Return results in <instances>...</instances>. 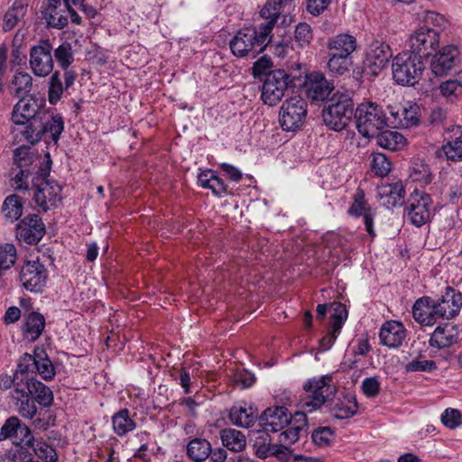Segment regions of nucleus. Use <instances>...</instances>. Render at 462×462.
<instances>
[{
    "label": "nucleus",
    "instance_id": "bf43d9fd",
    "mask_svg": "<svg viewBox=\"0 0 462 462\" xmlns=\"http://www.w3.org/2000/svg\"><path fill=\"white\" fill-rule=\"evenodd\" d=\"M294 39L300 47L309 45L313 39L310 25L306 23H300L295 28Z\"/></svg>",
    "mask_w": 462,
    "mask_h": 462
},
{
    "label": "nucleus",
    "instance_id": "8fccbe9b",
    "mask_svg": "<svg viewBox=\"0 0 462 462\" xmlns=\"http://www.w3.org/2000/svg\"><path fill=\"white\" fill-rule=\"evenodd\" d=\"M371 207L365 199V192L358 188L354 194V201L348 209V214L360 217L371 212Z\"/></svg>",
    "mask_w": 462,
    "mask_h": 462
},
{
    "label": "nucleus",
    "instance_id": "ea45409f",
    "mask_svg": "<svg viewBox=\"0 0 462 462\" xmlns=\"http://www.w3.org/2000/svg\"><path fill=\"white\" fill-rule=\"evenodd\" d=\"M220 439L224 447L233 452H240L246 446L245 436L235 429H225L220 432Z\"/></svg>",
    "mask_w": 462,
    "mask_h": 462
},
{
    "label": "nucleus",
    "instance_id": "2eb2a0df",
    "mask_svg": "<svg viewBox=\"0 0 462 462\" xmlns=\"http://www.w3.org/2000/svg\"><path fill=\"white\" fill-rule=\"evenodd\" d=\"M291 418V413L283 406L267 408L258 418V426L261 428L258 432H279L289 425Z\"/></svg>",
    "mask_w": 462,
    "mask_h": 462
},
{
    "label": "nucleus",
    "instance_id": "f257e3e1",
    "mask_svg": "<svg viewBox=\"0 0 462 462\" xmlns=\"http://www.w3.org/2000/svg\"><path fill=\"white\" fill-rule=\"evenodd\" d=\"M304 393L300 396L299 406L301 412L296 413L295 418H306V413H311L320 409L332 399L337 387L333 383V375L327 374L308 379L302 385Z\"/></svg>",
    "mask_w": 462,
    "mask_h": 462
},
{
    "label": "nucleus",
    "instance_id": "f3484780",
    "mask_svg": "<svg viewBox=\"0 0 462 462\" xmlns=\"http://www.w3.org/2000/svg\"><path fill=\"white\" fill-rule=\"evenodd\" d=\"M459 51L454 45H448L439 50L431 59L430 69L438 77L447 75L457 64Z\"/></svg>",
    "mask_w": 462,
    "mask_h": 462
},
{
    "label": "nucleus",
    "instance_id": "052dcab7",
    "mask_svg": "<svg viewBox=\"0 0 462 462\" xmlns=\"http://www.w3.org/2000/svg\"><path fill=\"white\" fill-rule=\"evenodd\" d=\"M334 432L329 427H319L313 430L311 438L319 447L328 446L333 439Z\"/></svg>",
    "mask_w": 462,
    "mask_h": 462
},
{
    "label": "nucleus",
    "instance_id": "c85d7f7f",
    "mask_svg": "<svg viewBox=\"0 0 462 462\" xmlns=\"http://www.w3.org/2000/svg\"><path fill=\"white\" fill-rule=\"evenodd\" d=\"M358 403L355 395L346 393L336 400L331 407V413L338 420L354 417L357 413Z\"/></svg>",
    "mask_w": 462,
    "mask_h": 462
},
{
    "label": "nucleus",
    "instance_id": "58836bf2",
    "mask_svg": "<svg viewBox=\"0 0 462 462\" xmlns=\"http://www.w3.org/2000/svg\"><path fill=\"white\" fill-rule=\"evenodd\" d=\"M377 192L381 199H388V200L383 203L387 208L401 204V200L404 197V189L400 182L382 184L378 187Z\"/></svg>",
    "mask_w": 462,
    "mask_h": 462
},
{
    "label": "nucleus",
    "instance_id": "ddd939ff",
    "mask_svg": "<svg viewBox=\"0 0 462 462\" xmlns=\"http://www.w3.org/2000/svg\"><path fill=\"white\" fill-rule=\"evenodd\" d=\"M411 51L416 55L423 57L430 56L439 45V32L428 25L418 28L409 39Z\"/></svg>",
    "mask_w": 462,
    "mask_h": 462
},
{
    "label": "nucleus",
    "instance_id": "e2e57ef3",
    "mask_svg": "<svg viewBox=\"0 0 462 462\" xmlns=\"http://www.w3.org/2000/svg\"><path fill=\"white\" fill-rule=\"evenodd\" d=\"M437 369V365L432 360L414 359L405 365L407 372H432Z\"/></svg>",
    "mask_w": 462,
    "mask_h": 462
},
{
    "label": "nucleus",
    "instance_id": "c03bdc74",
    "mask_svg": "<svg viewBox=\"0 0 462 462\" xmlns=\"http://www.w3.org/2000/svg\"><path fill=\"white\" fill-rule=\"evenodd\" d=\"M32 88V78L27 72H17L11 81V93L17 97H23Z\"/></svg>",
    "mask_w": 462,
    "mask_h": 462
},
{
    "label": "nucleus",
    "instance_id": "7ed1b4c3",
    "mask_svg": "<svg viewBox=\"0 0 462 462\" xmlns=\"http://www.w3.org/2000/svg\"><path fill=\"white\" fill-rule=\"evenodd\" d=\"M354 114V101L347 90H337L328 100L322 113L325 125L339 132L345 129Z\"/></svg>",
    "mask_w": 462,
    "mask_h": 462
},
{
    "label": "nucleus",
    "instance_id": "393cba45",
    "mask_svg": "<svg viewBox=\"0 0 462 462\" xmlns=\"http://www.w3.org/2000/svg\"><path fill=\"white\" fill-rule=\"evenodd\" d=\"M27 390L28 386L24 383H16L15 389L10 392V398L23 418L32 419L37 412V408L35 401L28 393Z\"/></svg>",
    "mask_w": 462,
    "mask_h": 462
},
{
    "label": "nucleus",
    "instance_id": "f03ea898",
    "mask_svg": "<svg viewBox=\"0 0 462 462\" xmlns=\"http://www.w3.org/2000/svg\"><path fill=\"white\" fill-rule=\"evenodd\" d=\"M45 158L44 164L39 167L32 180V199L42 212L57 208L62 199L61 186L56 180L49 179L51 165L50 154L47 153Z\"/></svg>",
    "mask_w": 462,
    "mask_h": 462
},
{
    "label": "nucleus",
    "instance_id": "c756f323",
    "mask_svg": "<svg viewBox=\"0 0 462 462\" xmlns=\"http://www.w3.org/2000/svg\"><path fill=\"white\" fill-rule=\"evenodd\" d=\"M458 340L457 331L453 326L437 327L431 334L429 344L439 349L448 347Z\"/></svg>",
    "mask_w": 462,
    "mask_h": 462
},
{
    "label": "nucleus",
    "instance_id": "4c0bfd02",
    "mask_svg": "<svg viewBox=\"0 0 462 462\" xmlns=\"http://www.w3.org/2000/svg\"><path fill=\"white\" fill-rule=\"evenodd\" d=\"M259 435L255 438L254 448L255 454L260 458H266L273 455L283 454V450L277 444H272V438L268 433L258 432Z\"/></svg>",
    "mask_w": 462,
    "mask_h": 462
},
{
    "label": "nucleus",
    "instance_id": "423d86ee",
    "mask_svg": "<svg viewBox=\"0 0 462 462\" xmlns=\"http://www.w3.org/2000/svg\"><path fill=\"white\" fill-rule=\"evenodd\" d=\"M299 80L284 69H274L265 74L262 86L261 98L265 105L275 106L286 95V92L294 88Z\"/></svg>",
    "mask_w": 462,
    "mask_h": 462
},
{
    "label": "nucleus",
    "instance_id": "a211bd4d",
    "mask_svg": "<svg viewBox=\"0 0 462 462\" xmlns=\"http://www.w3.org/2000/svg\"><path fill=\"white\" fill-rule=\"evenodd\" d=\"M304 85L307 97L313 101L325 100L334 89L333 83L329 82L321 72L307 75Z\"/></svg>",
    "mask_w": 462,
    "mask_h": 462
},
{
    "label": "nucleus",
    "instance_id": "5fc2aeb1",
    "mask_svg": "<svg viewBox=\"0 0 462 462\" xmlns=\"http://www.w3.org/2000/svg\"><path fill=\"white\" fill-rule=\"evenodd\" d=\"M302 432H304V425L288 426L287 429L279 435L278 441L282 450L284 452L286 446L294 444L300 439V436Z\"/></svg>",
    "mask_w": 462,
    "mask_h": 462
},
{
    "label": "nucleus",
    "instance_id": "37998d69",
    "mask_svg": "<svg viewBox=\"0 0 462 462\" xmlns=\"http://www.w3.org/2000/svg\"><path fill=\"white\" fill-rule=\"evenodd\" d=\"M23 209L22 199L16 194L7 196L2 205V212L9 223L18 220L23 215Z\"/></svg>",
    "mask_w": 462,
    "mask_h": 462
},
{
    "label": "nucleus",
    "instance_id": "c9c22d12",
    "mask_svg": "<svg viewBox=\"0 0 462 462\" xmlns=\"http://www.w3.org/2000/svg\"><path fill=\"white\" fill-rule=\"evenodd\" d=\"M48 80V102L55 106L62 98L63 94L72 86H68L66 80L62 82L63 74L60 70H55L51 74Z\"/></svg>",
    "mask_w": 462,
    "mask_h": 462
},
{
    "label": "nucleus",
    "instance_id": "338daca9",
    "mask_svg": "<svg viewBox=\"0 0 462 462\" xmlns=\"http://www.w3.org/2000/svg\"><path fill=\"white\" fill-rule=\"evenodd\" d=\"M15 439H19V444L17 446H23L26 448L30 445H33L35 442V439L33 438L29 427L22 424L20 420Z\"/></svg>",
    "mask_w": 462,
    "mask_h": 462
},
{
    "label": "nucleus",
    "instance_id": "0e129e2a",
    "mask_svg": "<svg viewBox=\"0 0 462 462\" xmlns=\"http://www.w3.org/2000/svg\"><path fill=\"white\" fill-rule=\"evenodd\" d=\"M381 383L376 377H366L363 380L361 389L368 398H374L378 395Z\"/></svg>",
    "mask_w": 462,
    "mask_h": 462
},
{
    "label": "nucleus",
    "instance_id": "603ef678",
    "mask_svg": "<svg viewBox=\"0 0 462 462\" xmlns=\"http://www.w3.org/2000/svg\"><path fill=\"white\" fill-rule=\"evenodd\" d=\"M32 454L28 450V448L23 446H15L14 448L7 450L3 455L2 462H32Z\"/></svg>",
    "mask_w": 462,
    "mask_h": 462
},
{
    "label": "nucleus",
    "instance_id": "1a4fd4ad",
    "mask_svg": "<svg viewBox=\"0 0 462 462\" xmlns=\"http://www.w3.org/2000/svg\"><path fill=\"white\" fill-rule=\"evenodd\" d=\"M48 270L39 260H30L22 265L18 280L21 286L32 293H42L48 281Z\"/></svg>",
    "mask_w": 462,
    "mask_h": 462
},
{
    "label": "nucleus",
    "instance_id": "20e7f679",
    "mask_svg": "<svg viewBox=\"0 0 462 462\" xmlns=\"http://www.w3.org/2000/svg\"><path fill=\"white\" fill-rule=\"evenodd\" d=\"M271 39L257 27L240 29L229 42L232 53L238 58H255L263 52Z\"/></svg>",
    "mask_w": 462,
    "mask_h": 462
},
{
    "label": "nucleus",
    "instance_id": "473e14b6",
    "mask_svg": "<svg viewBox=\"0 0 462 462\" xmlns=\"http://www.w3.org/2000/svg\"><path fill=\"white\" fill-rule=\"evenodd\" d=\"M211 453V443L204 438H194L186 446V454L193 462H204Z\"/></svg>",
    "mask_w": 462,
    "mask_h": 462
},
{
    "label": "nucleus",
    "instance_id": "49530a36",
    "mask_svg": "<svg viewBox=\"0 0 462 462\" xmlns=\"http://www.w3.org/2000/svg\"><path fill=\"white\" fill-rule=\"evenodd\" d=\"M352 65V56H346L339 53L329 52L328 68L331 73L337 76H343L349 72Z\"/></svg>",
    "mask_w": 462,
    "mask_h": 462
},
{
    "label": "nucleus",
    "instance_id": "5701e85b",
    "mask_svg": "<svg viewBox=\"0 0 462 462\" xmlns=\"http://www.w3.org/2000/svg\"><path fill=\"white\" fill-rule=\"evenodd\" d=\"M407 337V330L402 322L389 320L384 322L379 332L381 344L389 348L400 347Z\"/></svg>",
    "mask_w": 462,
    "mask_h": 462
},
{
    "label": "nucleus",
    "instance_id": "69168bd1",
    "mask_svg": "<svg viewBox=\"0 0 462 462\" xmlns=\"http://www.w3.org/2000/svg\"><path fill=\"white\" fill-rule=\"evenodd\" d=\"M19 426V419L17 417H11L5 420L0 430V441L8 438H15Z\"/></svg>",
    "mask_w": 462,
    "mask_h": 462
},
{
    "label": "nucleus",
    "instance_id": "dca6fc26",
    "mask_svg": "<svg viewBox=\"0 0 462 462\" xmlns=\"http://www.w3.org/2000/svg\"><path fill=\"white\" fill-rule=\"evenodd\" d=\"M392 51L388 44L379 41L373 42L366 50L365 68L373 76H377L387 67Z\"/></svg>",
    "mask_w": 462,
    "mask_h": 462
},
{
    "label": "nucleus",
    "instance_id": "0eeeda50",
    "mask_svg": "<svg viewBox=\"0 0 462 462\" xmlns=\"http://www.w3.org/2000/svg\"><path fill=\"white\" fill-rule=\"evenodd\" d=\"M356 128L360 134L373 138L387 126V116L382 106L373 102L358 105L355 111Z\"/></svg>",
    "mask_w": 462,
    "mask_h": 462
},
{
    "label": "nucleus",
    "instance_id": "09e8293b",
    "mask_svg": "<svg viewBox=\"0 0 462 462\" xmlns=\"http://www.w3.org/2000/svg\"><path fill=\"white\" fill-rule=\"evenodd\" d=\"M42 135L49 134L54 144H57L64 130V120L60 114L52 115L46 122L42 120Z\"/></svg>",
    "mask_w": 462,
    "mask_h": 462
},
{
    "label": "nucleus",
    "instance_id": "bb28decb",
    "mask_svg": "<svg viewBox=\"0 0 462 462\" xmlns=\"http://www.w3.org/2000/svg\"><path fill=\"white\" fill-rule=\"evenodd\" d=\"M447 143L442 146V151L448 161H462V126L453 125L449 129Z\"/></svg>",
    "mask_w": 462,
    "mask_h": 462
},
{
    "label": "nucleus",
    "instance_id": "9d476101",
    "mask_svg": "<svg viewBox=\"0 0 462 462\" xmlns=\"http://www.w3.org/2000/svg\"><path fill=\"white\" fill-rule=\"evenodd\" d=\"M52 51L53 46L48 39H42L30 48L29 66L34 76L45 78L54 72Z\"/></svg>",
    "mask_w": 462,
    "mask_h": 462
},
{
    "label": "nucleus",
    "instance_id": "864d4df0",
    "mask_svg": "<svg viewBox=\"0 0 462 462\" xmlns=\"http://www.w3.org/2000/svg\"><path fill=\"white\" fill-rule=\"evenodd\" d=\"M37 159L29 146L22 145L14 150V161L19 169H28Z\"/></svg>",
    "mask_w": 462,
    "mask_h": 462
},
{
    "label": "nucleus",
    "instance_id": "3c124183",
    "mask_svg": "<svg viewBox=\"0 0 462 462\" xmlns=\"http://www.w3.org/2000/svg\"><path fill=\"white\" fill-rule=\"evenodd\" d=\"M16 248L13 244L0 245V278L5 271L9 270L16 261Z\"/></svg>",
    "mask_w": 462,
    "mask_h": 462
},
{
    "label": "nucleus",
    "instance_id": "6e6552de",
    "mask_svg": "<svg viewBox=\"0 0 462 462\" xmlns=\"http://www.w3.org/2000/svg\"><path fill=\"white\" fill-rule=\"evenodd\" d=\"M432 205L433 201L430 194L415 189L405 203L404 211L407 219L417 227L422 226L432 217Z\"/></svg>",
    "mask_w": 462,
    "mask_h": 462
},
{
    "label": "nucleus",
    "instance_id": "774afa93",
    "mask_svg": "<svg viewBox=\"0 0 462 462\" xmlns=\"http://www.w3.org/2000/svg\"><path fill=\"white\" fill-rule=\"evenodd\" d=\"M234 382L237 386L245 389L251 387L254 383L255 376L248 371H240L235 374Z\"/></svg>",
    "mask_w": 462,
    "mask_h": 462
},
{
    "label": "nucleus",
    "instance_id": "cd10ccee",
    "mask_svg": "<svg viewBox=\"0 0 462 462\" xmlns=\"http://www.w3.org/2000/svg\"><path fill=\"white\" fill-rule=\"evenodd\" d=\"M257 418L256 411L246 403L234 405L229 411L230 420L237 427L250 428L255 423Z\"/></svg>",
    "mask_w": 462,
    "mask_h": 462
},
{
    "label": "nucleus",
    "instance_id": "b1692460",
    "mask_svg": "<svg viewBox=\"0 0 462 462\" xmlns=\"http://www.w3.org/2000/svg\"><path fill=\"white\" fill-rule=\"evenodd\" d=\"M389 114L387 127L410 128L419 123L417 107L412 106H410V107L391 106L389 107Z\"/></svg>",
    "mask_w": 462,
    "mask_h": 462
},
{
    "label": "nucleus",
    "instance_id": "a19ab883",
    "mask_svg": "<svg viewBox=\"0 0 462 462\" xmlns=\"http://www.w3.org/2000/svg\"><path fill=\"white\" fill-rule=\"evenodd\" d=\"M27 11V5L20 0H15L13 5L4 15L3 30L9 32L24 17Z\"/></svg>",
    "mask_w": 462,
    "mask_h": 462
},
{
    "label": "nucleus",
    "instance_id": "f704fd0d",
    "mask_svg": "<svg viewBox=\"0 0 462 462\" xmlns=\"http://www.w3.org/2000/svg\"><path fill=\"white\" fill-rule=\"evenodd\" d=\"M112 429L118 437H124L136 428V422L131 417L130 411L126 408L120 409L111 417Z\"/></svg>",
    "mask_w": 462,
    "mask_h": 462
},
{
    "label": "nucleus",
    "instance_id": "aec40b11",
    "mask_svg": "<svg viewBox=\"0 0 462 462\" xmlns=\"http://www.w3.org/2000/svg\"><path fill=\"white\" fill-rule=\"evenodd\" d=\"M52 56L54 61L63 70V79L66 80L68 86H73L76 79V71L69 69L74 62V51L72 45L69 42H62L57 48H53Z\"/></svg>",
    "mask_w": 462,
    "mask_h": 462
},
{
    "label": "nucleus",
    "instance_id": "4d7b16f0",
    "mask_svg": "<svg viewBox=\"0 0 462 462\" xmlns=\"http://www.w3.org/2000/svg\"><path fill=\"white\" fill-rule=\"evenodd\" d=\"M28 448H32L39 458L47 462H55L57 459L55 450L46 442L35 439L33 445H30Z\"/></svg>",
    "mask_w": 462,
    "mask_h": 462
},
{
    "label": "nucleus",
    "instance_id": "de8ad7c7",
    "mask_svg": "<svg viewBox=\"0 0 462 462\" xmlns=\"http://www.w3.org/2000/svg\"><path fill=\"white\" fill-rule=\"evenodd\" d=\"M42 120L33 119L21 125L23 128L20 131V134L27 143L35 144L42 138Z\"/></svg>",
    "mask_w": 462,
    "mask_h": 462
},
{
    "label": "nucleus",
    "instance_id": "72a5a7b5",
    "mask_svg": "<svg viewBox=\"0 0 462 462\" xmlns=\"http://www.w3.org/2000/svg\"><path fill=\"white\" fill-rule=\"evenodd\" d=\"M28 386V393L33 396V400L40 405L50 407L53 402V394L51 390L34 377L27 379L24 383Z\"/></svg>",
    "mask_w": 462,
    "mask_h": 462
},
{
    "label": "nucleus",
    "instance_id": "412c9836",
    "mask_svg": "<svg viewBox=\"0 0 462 462\" xmlns=\"http://www.w3.org/2000/svg\"><path fill=\"white\" fill-rule=\"evenodd\" d=\"M21 99L14 106L12 113V120L15 125H24L26 121L33 119H45L47 114L44 109H41L36 100Z\"/></svg>",
    "mask_w": 462,
    "mask_h": 462
},
{
    "label": "nucleus",
    "instance_id": "79ce46f5",
    "mask_svg": "<svg viewBox=\"0 0 462 462\" xmlns=\"http://www.w3.org/2000/svg\"><path fill=\"white\" fill-rule=\"evenodd\" d=\"M374 137L379 146L391 151L398 150L405 144L403 135L392 130H381Z\"/></svg>",
    "mask_w": 462,
    "mask_h": 462
},
{
    "label": "nucleus",
    "instance_id": "4be33fe9",
    "mask_svg": "<svg viewBox=\"0 0 462 462\" xmlns=\"http://www.w3.org/2000/svg\"><path fill=\"white\" fill-rule=\"evenodd\" d=\"M46 326L45 317L38 311H28L23 315L21 334L24 340L35 342L42 335Z\"/></svg>",
    "mask_w": 462,
    "mask_h": 462
},
{
    "label": "nucleus",
    "instance_id": "9b49d317",
    "mask_svg": "<svg viewBox=\"0 0 462 462\" xmlns=\"http://www.w3.org/2000/svg\"><path fill=\"white\" fill-rule=\"evenodd\" d=\"M307 116V102L300 96L287 98L279 112V123L283 131L299 129Z\"/></svg>",
    "mask_w": 462,
    "mask_h": 462
},
{
    "label": "nucleus",
    "instance_id": "39448f33",
    "mask_svg": "<svg viewBox=\"0 0 462 462\" xmlns=\"http://www.w3.org/2000/svg\"><path fill=\"white\" fill-rule=\"evenodd\" d=\"M424 64L420 55L402 51L392 62L393 80L401 86H414L421 79Z\"/></svg>",
    "mask_w": 462,
    "mask_h": 462
},
{
    "label": "nucleus",
    "instance_id": "e433bc0d",
    "mask_svg": "<svg viewBox=\"0 0 462 462\" xmlns=\"http://www.w3.org/2000/svg\"><path fill=\"white\" fill-rule=\"evenodd\" d=\"M35 372L45 381L51 380L56 371L52 362L49 358L46 351L42 347L36 346L34 348Z\"/></svg>",
    "mask_w": 462,
    "mask_h": 462
},
{
    "label": "nucleus",
    "instance_id": "6e6d98bb",
    "mask_svg": "<svg viewBox=\"0 0 462 462\" xmlns=\"http://www.w3.org/2000/svg\"><path fill=\"white\" fill-rule=\"evenodd\" d=\"M34 356V353L32 355L25 353L20 357L17 368L14 372L15 374H18L19 378H24L25 380L32 378L29 377V374L35 372Z\"/></svg>",
    "mask_w": 462,
    "mask_h": 462
},
{
    "label": "nucleus",
    "instance_id": "680f3d73",
    "mask_svg": "<svg viewBox=\"0 0 462 462\" xmlns=\"http://www.w3.org/2000/svg\"><path fill=\"white\" fill-rule=\"evenodd\" d=\"M441 422L448 429H456L462 423L461 412L457 409L448 408L441 414Z\"/></svg>",
    "mask_w": 462,
    "mask_h": 462
},
{
    "label": "nucleus",
    "instance_id": "2f4dec72",
    "mask_svg": "<svg viewBox=\"0 0 462 462\" xmlns=\"http://www.w3.org/2000/svg\"><path fill=\"white\" fill-rule=\"evenodd\" d=\"M356 47V37L348 33H339L330 38L328 42V49L331 53L352 56Z\"/></svg>",
    "mask_w": 462,
    "mask_h": 462
},
{
    "label": "nucleus",
    "instance_id": "a18cd8bd",
    "mask_svg": "<svg viewBox=\"0 0 462 462\" xmlns=\"http://www.w3.org/2000/svg\"><path fill=\"white\" fill-rule=\"evenodd\" d=\"M411 180L418 183L420 187H425L431 183L433 175L430 166L422 162H414L410 168Z\"/></svg>",
    "mask_w": 462,
    "mask_h": 462
},
{
    "label": "nucleus",
    "instance_id": "a878e982",
    "mask_svg": "<svg viewBox=\"0 0 462 462\" xmlns=\"http://www.w3.org/2000/svg\"><path fill=\"white\" fill-rule=\"evenodd\" d=\"M412 316L422 326H433L440 319L435 308V300L429 296H423L415 301Z\"/></svg>",
    "mask_w": 462,
    "mask_h": 462
},
{
    "label": "nucleus",
    "instance_id": "4468645a",
    "mask_svg": "<svg viewBox=\"0 0 462 462\" xmlns=\"http://www.w3.org/2000/svg\"><path fill=\"white\" fill-rule=\"evenodd\" d=\"M46 233L45 225L37 214L25 216L15 227V237L22 243L29 245H37Z\"/></svg>",
    "mask_w": 462,
    "mask_h": 462
},
{
    "label": "nucleus",
    "instance_id": "13d9d810",
    "mask_svg": "<svg viewBox=\"0 0 462 462\" xmlns=\"http://www.w3.org/2000/svg\"><path fill=\"white\" fill-rule=\"evenodd\" d=\"M391 162L381 152L374 153L371 162L373 171L380 176H386L391 171Z\"/></svg>",
    "mask_w": 462,
    "mask_h": 462
},
{
    "label": "nucleus",
    "instance_id": "f8f14e48",
    "mask_svg": "<svg viewBox=\"0 0 462 462\" xmlns=\"http://www.w3.org/2000/svg\"><path fill=\"white\" fill-rule=\"evenodd\" d=\"M40 13L48 28L61 30L68 25L69 0H40ZM84 0H71L74 5L83 4Z\"/></svg>",
    "mask_w": 462,
    "mask_h": 462
},
{
    "label": "nucleus",
    "instance_id": "7c9ffc66",
    "mask_svg": "<svg viewBox=\"0 0 462 462\" xmlns=\"http://www.w3.org/2000/svg\"><path fill=\"white\" fill-rule=\"evenodd\" d=\"M281 3H266L260 11V16L264 20L258 25V29L266 33L272 40V32L281 15Z\"/></svg>",
    "mask_w": 462,
    "mask_h": 462
},
{
    "label": "nucleus",
    "instance_id": "6ab92c4d",
    "mask_svg": "<svg viewBox=\"0 0 462 462\" xmlns=\"http://www.w3.org/2000/svg\"><path fill=\"white\" fill-rule=\"evenodd\" d=\"M462 307V296L455 289L447 286L444 293L435 300V308L440 319H451L460 311Z\"/></svg>",
    "mask_w": 462,
    "mask_h": 462
}]
</instances>
